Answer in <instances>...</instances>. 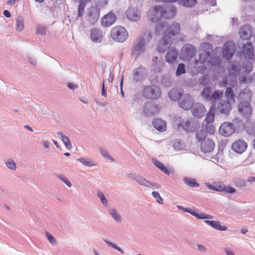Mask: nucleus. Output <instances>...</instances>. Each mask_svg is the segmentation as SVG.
I'll use <instances>...</instances> for the list:
<instances>
[{
	"mask_svg": "<svg viewBox=\"0 0 255 255\" xmlns=\"http://www.w3.org/2000/svg\"><path fill=\"white\" fill-rule=\"evenodd\" d=\"M152 35L149 31H146L143 33L133 46V53L136 56L143 54L146 50V45L150 41Z\"/></svg>",
	"mask_w": 255,
	"mask_h": 255,
	"instance_id": "obj_1",
	"label": "nucleus"
},
{
	"mask_svg": "<svg viewBox=\"0 0 255 255\" xmlns=\"http://www.w3.org/2000/svg\"><path fill=\"white\" fill-rule=\"evenodd\" d=\"M163 34L165 37L171 38V37L179 34L180 31V26L179 23L174 22L167 26L166 23L160 22L157 23L155 27L157 33H160L164 30Z\"/></svg>",
	"mask_w": 255,
	"mask_h": 255,
	"instance_id": "obj_2",
	"label": "nucleus"
},
{
	"mask_svg": "<svg viewBox=\"0 0 255 255\" xmlns=\"http://www.w3.org/2000/svg\"><path fill=\"white\" fill-rule=\"evenodd\" d=\"M241 70V65L238 62H234L230 64L229 68V75L223 79V83L225 86L227 85L233 86L237 82V74Z\"/></svg>",
	"mask_w": 255,
	"mask_h": 255,
	"instance_id": "obj_3",
	"label": "nucleus"
},
{
	"mask_svg": "<svg viewBox=\"0 0 255 255\" xmlns=\"http://www.w3.org/2000/svg\"><path fill=\"white\" fill-rule=\"evenodd\" d=\"M128 32L126 29L121 26L114 27L111 30L112 38L118 42H123L128 37Z\"/></svg>",
	"mask_w": 255,
	"mask_h": 255,
	"instance_id": "obj_4",
	"label": "nucleus"
},
{
	"mask_svg": "<svg viewBox=\"0 0 255 255\" xmlns=\"http://www.w3.org/2000/svg\"><path fill=\"white\" fill-rule=\"evenodd\" d=\"M142 94L146 98L156 99L161 95L160 88L156 85L145 86L143 88Z\"/></svg>",
	"mask_w": 255,
	"mask_h": 255,
	"instance_id": "obj_5",
	"label": "nucleus"
},
{
	"mask_svg": "<svg viewBox=\"0 0 255 255\" xmlns=\"http://www.w3.org/2000/svg\"><path fill=\"white\" fill-rule=\"evenodd\" d=\"M148 15L151 21L156 22L164 17V8L160 5L155 6L149 10Z\"/></svg>",
	"mask_w": 255,
	"mask_h": 255,
	"instance_id": "obj_6",
	"label": "nucleus"
},
{
	"mask_svg": "<svg viewBox=\"0 0 255 255\" xmlns=\"http://www.w3.org/2000/svg\"><path fill=\"white\" fill-rule=\"evenodd\" d=\"M212 51V46L209 43H203L201 44L199 53V60L198 62L204 63L209 57L210 53Z\"/></svg>",
	"mask_w": 255,
	"mask_h": 255,
	"instance_id": "obj_7",
	"label": "nucleus"
},
{
	"mask_svg": "<svg viewBox=\"0 0 255 255\" xmlns=\"http://www.w3.org/2000/svg\"><path fill=\"white\" fill-rule=\"evenodd\" d=\"M178 127L179 129L182 128L188 132L194 131L196 128L192 120L188 119L180 120L178 123Z\"/></svg>",
	"mask_w": 255,
	"mask_h": 255,
	"instance_id": "obj_8",
	"label": "nucleus"
},
{
	"mask_svg": "<svg viewBox=\"0 0 255 255\" xmlns=\"http://www.w3.org/2000/svg\"><path fill=\"white\" fill-rule=\"evenodd\" d=\"M239 113L245 118L250 117L252 113V108L250 103L247 101H242L238 106Z\"/></svg>",
	"mask_w": 255,
	"mask_h": 255,
	"instance_id": "obj_9",
	"label": "nucleus"
},
{
	"mask_svg": "<svg viewBox=\"0 0 255 255\" xmlns=\"http://www.w3.org/2000/svg\"><path fill=\"white\" fill-rule=\"evenodd\" d=\"M235 130V127L233 124L229 122H225L221 125L219 129V132L224 136H229L233 134Z\"/></svg>",
	"mask_w": 255,
	"mask_h": 255,
	"instance_id": "obj_10",
	"label": "nucleus"
},
{
	"mask_svg": "<svg viewBox=\"0 0 255 255\" xmlns=\"http://www.w3.org/2000/svg\"><path fill=\"white\" fill-rule=\"evenodd\" d=\"M194 100L189 94L184 95L179 102L180 107L185 110H189L193 107Z\"/></svg>",
	"mask_w": 255,
	"mask_h": 255,
	"instance_id": "obj_11",
	"label": "nucleus"
},
{
	"mask_svg": "<svg viewBox=\"0 0 255 255\" xmlns=\"http://www.w3.org/2000/svg\"><path fill=\"white\" fill-rule=\"evenodd\" d=\"M164 66V62L161 56H155L151 63V68L155 72H160Z\"/></svg>",
	"mask_w": 255,
	"mask_h": 255,
	"instance_id": "obj_12",
	"label": "nucleus"
},
{
	"mask_svg": "<svg viewBox=\"0 0 255 255\" xmlns=\"http://www.w3.org/2000/svg\"><path fill=\"white\" fill-rule=\"evenodd\" d=\"M147 76V71L145 68L139 67L135 69L133 73V79L136 82L143 81Z\"/></svg>",
	"mask_w": 255,
	"mask_h": 255,
	"instance_id": "obj_13",
	"label": "nucleus"
},
{
	"mask_svg": "<svg viewBox=\"0 0 255 255\" xmlns=\"http://www.w3.org/2000/svg\"><path fill=\"white\" fill-rule=\"evenodd\" d=\"M90 38L95 43H100L104 39V34L101 29L93 28L90 30Z\"/></svg>",
	"mask_w": 255,
	"mask_h": 255,
	"instance_id": "obj_14",
	"label": "nucleus"
},
{
	"mask_svg": "<svg viewBox=\"0 0 255 255\" xmlns=\"http://www.w3.org/2000/svg\"><path fill=\"white\" fill-rule=\"evenodd\" d=\"M235 51V44L232 42H227L224 44L222 49L223 56H224L226 59H229L233 55Z\"/></svg>",
	"mask_w": 255,
	"mask_h": 255,
	"instance_id": "obj_15",
	"label": "nucleus"
},
{
	"mask_svg": "<svg viewBox=\"0 0 255 255\" xmlns=\"http://www.w3.org/2000/svg\"><path fill=\"white\" fill-rule=\"evenodd\" d=\"M248 147L247 142L243 139H239L232 144V149L236 153L242 154L245 152Z\"/></svg>",
	"mask_w": 255,
	"mask_h": 255,
	"instance_id": "obj_16",
	"label": "nucleus"
},
{
	"mask_svg": "<svg viewBox=\"0 0 255 255\" xmlns=\"http://www.w3.org/2000/svg\"><path fill=\"white\" fill-rule=\"evenodd\" d=\"M231 102L222 100L217 106V110L221 114L227 115L232 110Z\"/></svg>",
	"mask_w": 255,
	"mask_h": 255,
	"instance_id": "obj_17",
	"label": "nucleus"
},
{
	"mask_svg": "<svg viewBox=\"0 0 255 255\" xmlns=\"http://www.w3.org/2000/svg\"><path fill=\"white\" fill-rule=\"evenodd\" d=\"M182 53L183 58L186 60H189L193 57L196 53L195 47L190 44H186L182 49Z\"/></svg>",
	"mask_w": 255,
	"mask_h": 255,
	"instance_id": "obj_18",
	"label": "nucleus"
},
{
	"mask_svg": "<svg viewBox=\"0 0 255 255\" xmlns=\"http://www.w3.org/2000/svg\"><path fill=\"white\" fill-rule=\"evenodd\" d=\"M214 147L215 143L214 141L209 138H205L201 141V149L205 153L212 151Z\"/></svg>",
	"mask_w": 255,
	"mask_h": 255,
	"instance_id": "obj_19",
	"label": "nucleus"
},
{
	"mask_svg": "<svg viewBox=\"0 0 255 255\" xmlns=\"http://www.w3.org/2000/svg\"><path fill=\"white\" fill-rule=\"evenodd\" d=\"M192 112L194 117L201 118L205 115L207 111L202 104L197 103L193 107Z\"/></svg>",
	"mask_w": 255,
	"mask_h": 255,
	"instance_id": "obj_20",
	"label": "nucleus"
},
{
	"mask_svg": "<svg viewBox=\"0 0 255 255\" xmlns=\"http://www.w3.org/2000/svg\"><path fill=\"white\" fill-rule=\"evenodd\" d=\"M126 15L129 20L136 21L139 19L140 14L136 8L129 7L126 11Z\"/></svg>",
	"mask_w": 255,
	"mask_h": 255,
	"instance_id": "obj_21",
	"label": "nucleus"
},
{
	"mask_svg": "<svg viewBox=\"0 0 255 255\" xmlns=\"http://www.w3.org/2000/svg\"><path fill=\"white\" fill-rule=\"evenodd\" d=\"M253 29L249 25H245L241 27L239 31L240 37L243 39H249L253 35Z\"/></svg>",
	"mask_w": 255,
	"mask_h": 255,
	"instance_id": "obj_22",
	"label": "nucleus"
},
{
	"mask_svg": "<svg viewBox=\"0 0 255 255\" xmlns=\"http://www.w3.org/2000/svg\"><path fill=\"white\" fill-rule=\"evenodd\" d=\"M116 20V15L113 12H110L102 18L101 23L103 26L109 27L114 24Z\"/></svg>",
	"mask_w": 255,
	"mask_h": 255,
	"instance_id": "obj_23",
	"label": "nucleus"
},
{
	"mask_svg": "<svg viewBox=\"0 0 255 255\" xmlns=\"http://www.w3.org/2000/svg\"><path fill=\"white\" fill-rule=\"evenodd\" d=\"M178 55V51L175 48L172 47L166 54L165 59L167 63L172 64L176 60Z\"/></svg>",
	"mask_w": 255,
	"mask_h": 255,
	"instance_id": "obj_24",
	"label": "nucleus"
},
{
	"mask_svg": "<svg viewBox=\"0 0 255 255\" xmlns=\"http://www.w3.org/2000/svg\"><path fill=\"white\" fill-rule=\"evenodd\" d=\"M243 54L246 58L254 60V48L251 43L247 42L243 47Z\"/></svg>",
	"mask_w": 255,
	"mask_h": 255,
	"instance_id": "obj_25",
	"label": "nucleus"
},
{
	"mask_svg": "<svg viewBox=\"0 0 255 255\" xmlns=\"http://www.w3.org/2000/svg\"><path fill=\"white\" fill-rule=\"evenodd\" d=\"M171 40L170 38L165 37L163 35V37L161 39L158 45V50L160 52H164L167 49H169L171 44Z\"/></svg>",
	"mask_w": 255,
	"mask_h": 255,
	"instance_id": "obj_26",
	"label": "nucleus"
},
{
	"mask_svg": "<svg viewBox=\"0 0 255 255\" xmlns=\"http://www.w3.org/2000/svg\"><path fill=\"white\" fill-rule=\"evenodd\" d=\"M177 208L179 209H181L186 212L190 213L191 215L196 217L199 219H213V217L210 215H207L204 213L198 214L190 209L184 208L183 207L180 206H177Z\"/></svg>",
	"mask_w": 255,
	"mask_h": 255,
	"instance_id": "obj_27",
	"label": "nucleus"
},
{
	"mask_svg": "<svg viewBox=\"0 0 255 255\" xmlns=\"http://www.w3.org/2000/svg\"><path fill=\"white\" fill-rule=\"evenodd\" d=\"M153 126L157 130L163 132L166 129V124L165 121L160 119H155L153 121Z\"/></svg>",
	"mask_w": 255,
	"mask_h": 255,
	"instance_id": "obj_28",
	"label": "nucleus"
},
{
	"mask_svg": "<svg viewBox=\"0 0 255 255\" xmlns=\"http://www.w3.org/2000/svg\"><path fill=\"white\" fill-rule=\"evenodd\" d=\"M182 94V93L181 90L176 88H173L169 91L168 95V97L171 100L177 101L179 100V98L181 97Z\"/></svg>",
	"mask_w": 255,
	"mask_h": 255,
	"instance_id": "obj_29",
	"label": "nucleus"
},
{
	"mask_svg": "<svg viewBox=\"0 0 255 255\" xmlns=\"http://www.w3.org/2000/svg\"><path fill=\"white\" fill-rule=\"evenodd\" d=\"M158 107L151 103L147 104L145 106V113L147 116H151L157 113Z\"/></svg>",
	"mask_w": 255,
	"mask_h": 255,
	"instance_id": "obj_30",
	"label": "nucleus"
},
{
	"mask_svg": "<svg viewBox=\"0 0 255 255\" xmlns=\"http://www.w3.org/2000/svg\"><path fill=\"white\" fill-rule=\"evenodd\" d=\"M205 223L211 226L213 228L218 230L224 231L227 230V227L226 226H221L220 222L217 221L206 220L205 221Z\"/></svg>",
	"mask_w": 255,
	"mask_h": 255,
	"instance_id": "obj_31",
	"label": "nucleus"
},
{
	"mask_svg": "<svg viewBox=\"0 0 255 255\" xmlns=\"http://www.w3.org/2000/svg\"><path fill=\"white\" fill-rule=\"evenodd\" d=\"M164 8V17L170 18L174 16L176 13V9L174 6H168Z\"/></svg>",
	"mask_w": 255,
	"mask_h": 255,
	"instance_id": "obj_32",
	"label": "nucleus"
},
{
	"mask_svg": "<svg viewBox=\"0 0 255 255\" xmlns=\"http://www.w3.org/2000/svg\"><path fill=\"white\" fill-rule=\"evenodd\" d=\"M57 135L58 137L62 141L67 149H70L72 148V143L67 136L60 132H58L57 133Z\"/></svg>",
	"mask_w": 255,
	"mask_h": 255,
	"instance_id": "obj_33",
	"label": "nucleus"
},
{
	"mask_svg": "<svg viewBox=\"0 0 255 255\" xmlns=\"http://www.w3.org/2000/svg\"><path fill=\"white\" fill-rule=\"evenodd\" d=\"M246 130L250 135H255V122L253 120H249L246 123Z\"/></svg>",
	"mask_w": 255,
	"mask_h": 255,
	"instance_id": "obj_34",
	"label": "nucleus"
},
{
	"mask_svg": "<svg viewBox=\"0 0 255 255\" xmlns=\"http://www.w3.org/2000/svg\"><path fill=\"white\" fill-rule=\"evenodd\" d=\"M239 80L244 84L250 83L253 80L255 82V73L252 76L245 75L244 73H242L239 76Z\"/></svg>",
	"mask_w": 255,
	"mask_h": 255,
	"instance_id": "obj_35",
	"label": "nucleus"
},
{
	"mask_svg": "<svg viewBox=\"0 0 255 255\" xmlns=\"http://www.w3.org/2000/svg\"><path fill=\"white\" fill-rule=\"evenodd\" d=\"M161 82L165 87H170L173 84V80L170 76L164 75L161 77Z\"/></svg>",
	"mask_w": 255,
	"mask_h": 255,
	"instance_id": "obj_36",
	"label": "nucleus"
},
{
	"mask_svg": "<svg viewBox=\"0 0 255 255\" xmlns=\"http://www.w3.org/2000/svg\"><path fill=\"white\" fill-rule=\"evenodd\" d=\"M109 214L116 222L121 223L122 222V217L116 209H111L109 210Z\"/></svg>",
	"mask_w": 255,
	"mask_h": 255,
	"instance_id": "obj_37",
	"label": "nucleus"
},
{
	"mask_svg": "<svg viewBox=\"0 0 255 255\" xmlns=\"http://www.w3.org/2000/svg\"><path fill=\"white\" fill-rule=\"evenodd\" d=\"M78 161L81 162L82 164L84 165L85 166H86L87 167H93V166H97V164L96 162L93 160H91L90 159H88L86 158L82 157L80 158H78L77 159Z\"/></svg>",
	"mask_w": 255,
	"mask_h": 255,
	"instance_id": "obj_38",
	"label": "nucleus"
},
{
	"mask_svg": "<svg viewBox=\"0 0 255 255\" xmlns=\"http://www.w3.org/2000/svg\"><path fill=\"white\" fill-rule=\"evenodd\" d=\"M197 2V0H180L178 1V4L183 6L191 7L194 6Z\"/></svg>",
	"mask_w": 255,
	"mask_h": 255,
	"instance_id": "obj_39",
	"label": "nucleus"
},
{
	"mask_svg": "<svg viewBox=\"0 0 255 255\" xmlns=\"http://www.w3.org/2000/svg\"><path fill=\"white\" fill-rule=\"evenodd\" d=\"M90 11L91 12H93V14L92 15L91 13L90 14L89 20L91 23H94L98 19L99 17V12L97 8L94 7H92L90 9Z\"/></svg>",
	"mask_w": 255,
	"mask_h": 255,
	"instance_id": "obj_40",
	"label": "nucleus"
},
{
	"mask_svg": "<svg viewBox=\"0 0 255 255\" xmlns=\"http://www.w3.org/2000/svg\"><path fill=\"white\" fill-rule=\"evenodd\" d=\"M24 28V20L21 16H18L16 19V28L17 32L22 31Z\"/></svg>",
	"mask_w": 255,
	"mask_h": 255,
	"instance_id": "obj_41",
	"label": "nucleus"
},
{
	"mask_svg": "<svg viewBox=\"0 0 255 255\" xmlns=\"http://www.w3.org/2000/svg\"><path fill=\"white\" fill-rule=\"evenodd\" d=\"M152 162L153 164L159 169H160L162 172L167 175H169V171L163 164L155 159H153Z\"/></svg>",
	"mask_w": 255,
	"mask_h": 255,
	"instance_id": "obj_42",
	"label": "nucleus"
},
{
	"mask_svg": "<svg viewBox=\"0 0 255 255\" xmlns=\"http://www.w3.org/2000/svg\"><path fill=\"white\" fill-rule=\"evenodd\" d=\"M6 167L11 171H15L17 169L15 161L12 158H8L5 161Z\"/></svg>",
	"mask_w": 255,
	"mask_h": 255,
	"instance_id": "obj_43",
	"label": "nucleus"
},
{
	"mask_svg": "<svg viewBox=\"0 0 255 255\" xmlns=\"http://www.w3.org/2000/svg\"><path fill=\"white\" fill-rule=\"evenodd\" d=\"M243 68L245 70L242 73L245 75H246L247 73H250L253 70V63L250 61H245L243 64Z\"/></svg>",
	"mask_w": 255,
	"mask_h": 255,
	"instance_id": "obj_44",
	"label": "nucleus"
},
{
	"mask_svg": "<svg viewBox=\"0 0 255 255\" xmlns=\"http://www.w3.org/2000/svg\"><path fill=\"white\" fill-rule=\"evenodd\" d=\"M212 91L209 87H205L202 92V97L205 100H210L212 99Z\"/></svg>",
	"mask_w": 255,
	"mask_h": 255,
	"instance_id": "obj_45",
	"label": "nucleus"
},
{
	"mask_svg": "<svg viewBox=\"0 0 255 255\" xmlns=\"http://www.w3.org/2000/svg\"><path fill=\"white\" fill-rule=\"evenodd\" d=\"M225 97L227 99V100L229 101L232 103L234 102V94L233 90L231 88H228L225 93Z\"/></svg>",
	"mask_w": 255,
	"mask_h": 255,
	"instance_id": "obj_46",
	"label": "nucleus"
},
{
	"mask_svg": "<svg viewBox=\"0 0 255 255\" xmlns=\"http://www.w3.org/2000/svg\"><path fill=\"white\" fill-rule=\"evenodd\" d=\"M186 70L185 66L183 63H180L178 64L175 73L176 77H179L182 74L186 73Z\"/></svg>",
	"mask_w": 255,
	"mask_h": 255,
	"instance_id": "obj_47",
	"label": "nucleus"
},
{
	"mask_svg": "<svg viewBox=\"0 0 255 255\" xmlns=\"http://www.w3.org/2000/svg\"><path fill=\"white\" fill-rule=\"evenodd\" d=\"M184 183L189 186L194 187H198L199 184L196 182L195 179L189 178L185 177L184 178Z\"/></svg>",
	"mask_w": 255,
	"mask_h": 255,
	"instance_id": "obj_48",
	"label": "nucleus"
},
{
	"mask_svg": "<svg viewBox=\"0 0 255 255\" xmlns=\"http://www.w3.org/2000/svg\"><path fill=\"white\" fill-rule=\"evenodd\" d=\"M209 62L212 66H217L221 62L220 57L213 55L210 57Z\"/></svg>",
	"mask_w": 255,
	"mask_h": 255,
	"instance_id": "obj_49",
	"label": "nucleus"
},
{
	"mask_svg": "<svg viewBox=\"0 0 255 255\" xmlns=\"http://www.w3.org/2000/svg\"><path fill=\"white\" fill-rule=\"evenodd\" d=\"M47 27L43 25H38L36 28V33L41 35L46 34Z\"/></svg>",
	"mask_w": 255,
	"mask_h": 255,
	"instance_id": "obj_50",
	"label": "nucleus"
},
{
	"mask_svg": "<svg viewBox=\"0 0 255 255\" xmlns=\"http://www.w3.org/2000/svg\"><path fill=\"white\" fill-rule=\"evenodd\" d=\"M174 149L176 150H182L184 149V143L178 140H175L172 143Z\"/></svg>",
	"mask_w": 255,
	"mask_h": 255,
	"instance_id": "obj_51",
	"label": "nucleus"
},
{
	"mask_svg": "<svg viewBox=\"0 0 255 255\" xmlns=\"http://www.w3.org/2000/svg\"><path fill=\"white\" fill-rule=\"evenodd\" d=\"M100 152L104 157L113 162L115 161L114 158L110 154L108 151H107L106 150L103 148H100Z\"/></svg>",
	"mask_w": 255,
	"mask_h": 255,
	"instance_id": "obj_52",
	"label": "nucleus"
},
{
	"mask_svg": "<svg viewBox=\"0 0 255 255\" xmlns=\"http://www.w3.org/2000/svg\"><path fill=\"white\" fill-rule=\"evenodd\" d=\"M136 182L141 186H145L147 188L149 185V181L142 176H138Z\"/></svg>",
	"mask_w": 255,
	"mask_h": 255,
	"instance_id": "obj_53",
	"label": "nucleus"
},
{
	"mask_svg": "<svg viewBox=\"0 0 255 255\" xmlns=\"http://www.w3.org/2000/svg\"><path fill=\"white\" fill-rule=\"evenodd\" d=\"M214 113L212 112L211 111L208 114L205 120V124H212L214 120Z\"/></svg>",
	"mask_w": 255,
	"mask_h": 255,
	"instance_id": "obj_54",
	"label": "nucleus"
},
{
	"mask_svg": "<svg viewBox=\"0 0 255 255\" xmlns=\"http://www.w3.org/2000/svg\"><path fill=\"white\" fill-rule=\"evenodd\" d=\"M57 177L59 180L64 183L68 187H71L72 186V184L70 181L64 175H58Z\"/></svg>",
	"mask_w": 255,
	"mask_h": 255,
	"instance_id": "obj_55",
	"label": "nucleus"
},
{
	"mask_svg": "<svg viewBox=\"0 0 255 255\" xmlns=\"http://www.w3.org/2000/svg\"><path fill=\"white\" fill-rule=\"evenodd\" d=\"M152 195L156 199L157 203L161 204H163V199L158 192L153 191L152 192Z\"/></svg>",
	"mask_w": 255,
	"mask_h": 255,
	"instance_id": "obj_56",
	"label": "nucleus"
},
{
	"mask_svg": "<svg viewBox=\"0 0 255 255\" xmlns=\"http://www.w3.org/2000/svg\"><path fill=\"white\" fill-rule=\"evenodd\" d=\"M105 241L110 247H111L114 248V249L118 251L122 254H125L124 251L122 249H121L120 248L118 247L116 244H113L112 242H111L110 241H108L105 240Z\"/></svg>",
	"mask_w": 255,
	"mask_h": 255,
	"instance_id": "obj_57",
	"label": "nucleus"
},
{
	"mask_svg": "<svg viewBox=\"0 0 255 255\" xmlns=\"http://www.w3.org/2000/svg\"><path fill=\"white\" fill-rule=\"evenodd\" d=\"M205 129L206 132L210 134H213L215 132V128L212 124H206Z\"/></svg>",
	"mask_w": 255,
	"mask_h": 255,
	"instance_id": "obj_58",
	"label": "nucleus"
},
{
	"mask_svg": "<svg viewBox=\"0 0 255 255\" xmlns=\"http://www.w3.org/2000/svg\"><path fill=\"white\" fill-rule=\"evenodd\" d=\"M98 197L100 199L102 203L106 207L108 206V202L104 195L100 192L98 194Z\"/></svg>",
	"mask_w": 255,
	"mask_h": 255,
	"instance_id": "obj_59",
	"label": "nucleus"
},
{
	"mask_svg": "<svg viewBox=\"0 0 255 255\" xmlns=\"http://www.w3.org/2000/svg\"><path fill=\"white\" fill-rule=\"evenodd\" d=\"M206 133L204 130H198L196 132V136L199 140H203L206 138L205 137Z\"/></svg>",
	"mask_w": 255,
	"mask_h": 255,
	"instance_id": "obj_60",
	"label": "nucleus"
},
{
	"mask_svg": "<svg viewBox=\"0 0 255 255\" xmlns=\"http://www.w3.org/2000/svg\"><path fill=\"white\" fill-rule=\"evenodd\" d=\"M46 235L48 241L52 245L55 246L57 244V242L56 240L52 235H51L48 232L46 233Z\"/></svg>",
	"mask_w": 255,
	"mask_h": 255,
	"instance_id": "obj_61",
	"label": "nucleus"
},
{
	"mask_svg": "<svg viewBox=\"0 0 255 255\" xmlns=\"http://www.w3.org/2000/svg\"><path fill=\"white\" fill-rule=\"evenodd\" d=\"M223 95V92L220 91H216L214 92L212 95V98H213L215 100H217L222 97Z\"/></svg>",
	"mask_w": 255,
	"mask_h": 255,
	"instance_id": "obj_62",
	"label": "nucleus"
},
{
	"mask_svg": "<svg viewBox=\"0 0 255 255\" xmlns=\"http://www.w3.org/2000/svg\"><path fill=\"white\" fill-rule=\"evenodd\" d=\"M161 186L157 183L149 182V185L148 186L147 188L152 189H158L160 188Z\"/></svg>",
	"mask_w": 255,
	"mask_h": 255,
	"instance_id": "obj_63",
	"label": "nucleus"
},
{
	"mask_svg": "<svg viewBox=\"0 0 255 255\" xmlns=\"http://www.w3.org/2000/svg\"><path fill=\"white\" fill-rule=\"evenodd\" d=\"M209 79L206 76H202L199 80L200 84L202 85H205L208 83Z\"/></svg>",
	"mask_w": 255,
	"mask_h": 255,
	"instance_id": "obj_64",
	"label": "nucleus"
}]
</instances>
